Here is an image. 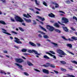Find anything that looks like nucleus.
Listing matches in <instances>:
<instances>
[{
	"mask_svg": "<svg viewBox=\"0 0 77 77\" xmlns=\"http://www.w3.org/2000/svg\"><path fill=\"white\" fill-rule=\"evenodd\" d=\"M14 18L16 21L17 22H20V23H23L24 22V20L20 17L18 16H16L14 17Z\"/></svg>",
	"mask_w": 77,
	"mask_h": 77,
	"instance_id": "obj_1",
	"label": "nucleus"
},
{
	"mask_svg": "<svg viewBox=\"0 0 77 77\" xmlns=\"http://www.w3.org/2000/svg\"><path fill=\"white\" fill-rule=\"evenodd\" d=\"M46 28L47 29H48L50 32H53L54 30V28L53 26H51L50 25H48L47 26Z\"/></svg>",
	"mask_w": 77,
	"mask_h": 77,
	"instance_id": "obj_2",
	"label": "nucleus"
},
{
	"mask_svg": "<svg viewBox=\"0 0 77 77\" xmlns=\"http://www.w3.org/2000/svg\"><path fill=\"white\" fill-rule=\"evenodd\" d=\"M57 52L58 53H59V54H61V55H63L64 56L66 55V54L62 50L60 49L57 50Z\"/></svg>",
	"mask_w": 77,
	"mask_h": 77,
	"instance_id": "obj_3",
	"label": "nucleus"
},
{
	"mask_svg": "<svg viewBox=\"0 0 77 77\" xmlns=\"http://www.w3.org/2000/svg\"><path fill=\"white\" fill-rule=\"evenodd\" d=\"M15 60L18 63H22V62H24V60L21 58H16L15 59Z\"/></svg>",
	"mask_w": 77,
	"mask_h": 77,
	"instance_id": "obj_4",
	"label": "nucleus"
},
{
	"mask_svg": "<svg viewBox=\"0 0 77 77\" xmlns=\"http://www.w3.org/2000/svg\"><path fill=\"white\" fill-rule=\"evenodd\" d=\"M14 39H16V40H14V41L15 42H16V43H17V44H22V42H21V41H20V40L19 39H18V38L15 37L14 38Z\"/></svg>",
	"mask_w": 77,
	"mask_h": 77,
	"instance_id": "obj_5",
	"label": "nucleus"
},
{
	"mask_svg": "<svg viewBox=\"0 0 77 77\" xmlns=\"http://www.w3.org/2000/svg\"><path fill=\"white\" fill-rule=\"evenodd\" d=\"M62 23H65V24H66V23H67L68 22L67 19L65 17H63L62 19Z\"/></svg>",
	"mask_w": 77,
	"mask_h": 77,
	"instance_id": "obj_6",
	"label": "nucleus"
},
{
	"mask_svg": "<svg viewBox=\"0 0 77 77\" xmlns=\"http://www.w3.org/2000/svg\"><path fill=\"white\" fill-rule=\"evenodd\" d=\"M15 64L16 65V66H18V68H19L20 69L23 70V68H22L23 66H22L21 65L17 63H15Z\"/></svg>",
	"mask_w": 77,
	"mask_h": 77,
	"instance_id": "obj_7",
	"label": "nucleus"
},
{
	"mask_svg": "<svg viewBox=\"0 0 77 77\" xmlns=\"http://www.w3.org/2000/svg\"><path fill=\"white\" fill-rule=\"evenodd\" d=\"M2 32H3V33H5V34H7V35H12L11 34L6 32H7V31L5 29H2Z\"/></svg>",
	"mask_w": 77,
	"mask_h": 77,
	"instance_id": "obj_8",
	"label": "nucleus"
},
{
	"mask_svg": "<svg viewBox=\"0 0 77 77\" xmlns=\"http://www.w3.org/2000/svg\"><path fill=\"white\" fill-rule=\"evenodd\" d=\"M46 54H49V55H50V56H51V57H53L54 59H56V56L55 55H53V54H51V53L48 52H46Z\"/></svg>",
	"mask_w": 77,
	"mask_h": 77,
	"instance_id": "obj_9",
	"label": "nucleus"
},
{
	"mask_svg": "<svg viewBox=\"0 0 77 77\" xmlns=\"http://www.w3.org/2000/svg\"><path fill=\"white\" fill-rule=\"evenodd\" d=\"M43 72L45 73V74H49V71L48 70L46 69H43L42 70Z\"/></svg>",
	"mask_w": 77,
	"mask_h": 77,
	"instance_id": "obj_10",
	"label": "nucleus"
},
{
	"mask_svg": "<svg viewBox=\"0 0 77 77\" xmlns=\"http://www.w3.org/2000/svg\"><path fill=\"white\" fill-rule=\"evenodd\" d=\"M23 19L25 21L26 23H31L32 22V20L30 19H27L25 18H23Z\"/></svg>",
	"mask_w": 77,
	"mask_h": 77,
	"instance_id": "obj_11",
	"label": "nucleus"
},
{
	"mask_svg": "<svg viewBox=\"0 0 77 77\" xmlns=\"http://www.w3.org/2000/svg\"><path fill=\"white\" fill-rule=\"evenodd\" d=\"M50 64V63H46L45 64H43L42 66L46 67H49Z\"/></svg>",
	"mask_w": 77,
	"mask_h": 77,
	"instance_id": "obj_12",
	"label": "nucleus"
},
{
	"mask_svg": "<svg viewBox=\"0 0 77 77\" xmlns=\"http://www.w3.org/2000/svg\"><path fill=\"white\" fill-rule=\"evenodd\" d=\"M48 16L50 17H51V18H53L55 17V15H54L52 13H51L50 14H49L48 15Z\"/></svg>",
	"mask_w": 77,
	"mask_h": 77,
	"instance_id": "obj_13",
	"label": "nucleus"
},
{
	"mask_svg": "<svg viewBox=\"0 0 77 77\" xmlns=\"http://www.w3.org/2000/svg\"><path fill=\"white\" fill-rule=\"evenodd\" d=\"M29 44H30V45H31L33 46V47H35V46H36V44L31 42H29Z\"/></svg>",
	"mask_w": 77,
	"mask_h": 77,
	"instance_id": "obj_14",
	"label": "nucleus"
},
{
	"mask_svg": "<svg viewBox=\"0 0 77 77\" xmlns=\"http://www.w3.org/2000/svg\"><path fill=\"white\" fill-rule=\"evenodd\" d=\"M27 63L29 66H33V64L32 63L29 61L27 62Z\"/></svg>",
	"mask_w": 77,
	"mask_h": 77,
	"instance_id": "obj_15",
	"label": "nucleus"
},
{
	"mask_svg": "<svg viewBox=\"0 0 77 77\" xmlns=\"http://www.w3.org/2000/svg\"><path fill=\"white\" fill-rule=\"evenodd\" d=\"M43 38H45V39H48V38H49V36L45 35H43Z\"/></svg>",
	"mask_w": 77,
	"mask_h": 77,
	"instance_id": "obj_16",
	"label": "nucleus"
},
{
	"mask_svg": "<svg viewBox=\"0 0 77 77\" xmlns=\"http://www.w3.org/2000/svg\"><path fill=\"white\" fill-rule=\"evenodd\" d=\"M68 46L69 47V48L71 49L72 48V45L71 44H68Z\"/></svg>",
	"mask_w": 77,
	"mask_h": 77,
	"instance_id": "obj_17",
	"label": "nucleus"
},
{
	"mask_svg": "<svg viewBox=\"0 0 77 77\" xmlns=\"http://www.w3.org/2000/svg\"><path fill=\"white\" fill-rule=\"evenodd\" d=\"M38 18L39 19H40V20H42V21H44V20H45V18H42V17H39V16H38Z\"/></svg>",
	"mask_w": 77,
	"mask_h": 77,
	"instance_id": "obj_18",
	"label": "nucleus"
},
{
	"mask_svg": "<svg viewBox=\"0 0 77 77\" xmlns=\"http://www.w3.org/2000/svg\"><path fill=\"white\" fill-rule=\"evenodd\" d=\"M38 33H40L41 34H42L43 35H45V33L40 31H38Z\"/></svg>",
	"mask_w": 77,
	"mask_h": 77,
	"instance_id": "obj_19",
	"label": "nucleus"
},
{
	"mask_svg": "<svg viewBox=\"0 0 77 77\" xmlns=\"http://www.w3.org/2000/svg\"><path fill=\"white\" fill-rule=\"evenodd\" d=\"M33 52L35 54H37V55H40V54L38 53L36 51L33 50Z\"/></svg>",
	"mask_w": 77,
	"mask_h": 77,
	"instance_id": "obj_20",
	"label": "nucleus"
},
{
	"mask_svg": "<svg viewBox=\"0 0 77 77\" xmlns=\"http://www.w3.org/2000/svg\"><path fill=\"white\" fill-rule=\"evenodd\" d=\"M43 57L44 58H45V59H50V58L46 55L44 56Z\"/></svg>",
	"mask_w": 77,
	"mask_h": 77,
	"instance_id": "obj_21",
	"label": "nucleus"
},
{
	"mask_svg": "<svg viewBox=\"0 0 77 77\" xmlns=\"http://www.w3.org/2000/svg\"><path fill=\"white\" fill-rule=\"evenodd\" d=\"M54 26H55V27H59V25L57 23H55L54 24Z\"/></svg>",
	"mask_w": 77,
	"mask_h": 77,
	"instance_id": "obj_22",
	"label": "nucleus"
},
{
	"mask_svg": "<svg viewBox=\"0 0 77 77\" xmlns=\"http://www.w3.org/2000/svg\"><path fill=\"white\" fill-rule=\"evenodd\" d=\"M49 66H50L51 68H55V66L54 65L52 64H50L49 65Z\"/></svg>",
	"mask_w": 77,
	"mask_h": 77,
	"instance_id": "obj_23",
	"label": "nucleus"
},
{
	"mask_svg": "<svg viewBox=\"0 0 77 77\" xmlns=\"http://www.w3.org/2000/svg\"><path fill=\"white\" fill-rule=\"evenodd\" d=\"M40 28H41V29H42V30H44V31H45V32H47V31L46 30V29H45L43 28V27H42V26H40Z\"/></svg>",
	"mask_w": 77,
	"mask_h": 77,
	"instance_id": "obj_24",
	"label": "nucleus"
},
{
	"mask_svg": "<svg viewBox=\"0 0 77 77\" xmlns=\"http://www.w3.org/2000/svg\"><path fill=\"white\" fill-rule=\"evenodd\" d=\"M63 30L65 31V32H67L68 31V29H67V27H63Z\"/></svg>",
	"mask_w": 77,
	"mask_h": 77,
	"instance_id": "obj_25",
	"label": "nucleus"
},
{
	"mask_svg": "<svg viewBox=\"0 0 77 77\" xmlns=\"http://www.w3.org/2000/svg\"><path fill=\"white\" fill-rule=\"evenodd\" d=\"M23 16L25 17H26V18H29V17L25 14H23Z\"/></svg>",
	"mask_w": 77,
	"mask_h": 77,
	"instance_id": "obj_26",
	"label": "nucleus"
},
{
	"mask_svg": "<svg viewBox=\"0 0 77 77\" xmlns=\"http://www.w3.org/2000/svg\"><path fill=\"white\" fill-rule=\"evenodd\" d=\"M1 24H3L4 25H6V23H5L4 21H1Z\"/></svg>",
	"mask_w": 77,
	"mask_h": 77,
	"instance_id": "obj_27",
	"label": "nucleus"
},
{
	"mask_svg": "<svg viewBox=\"0 0 77 77\" xmlns=\"http://www.w3.org/2000/svg\"><path fill=\"white\" fill-rule=\"evenodd\" d=\"M72 39H74V40H77V37H72L71 38Z\"/></svg>",
	"mask_w": 77,
	"mask_h": 77,
	"instance_id": "obj_28",
	"label": "nucleus"
},
{
	"mask_svg": "<svg viewBox=\"0 0 77 77\" xmlns=\"http://www.w3.org/2000/svg\"><path fill=\"white\" fill-rule=\"evenodd\" d=\"M43 4L44 5H45V6H47V3L45 1H43Z\"/></svg>",
	"mask_w": 77,
	"mask_h": 77,
	"instance_id": "obj_29",
	"label": "nucleus"
},
{
	"mask_svg": "<svg viewBox=\"0 0 77 77\" xmlns=\"http://www.w3.org/2000/svg\"><path fill=\"white\" fill-rule=\"evenodd\" d=\"M51 43L52 44H53V45H54L55 46H56V47H58V45H57V43H53V42H51Z\"/></svg>",
	"mask_w": 77,
	"mask_h": 77,
	"instance_id": "obj_30",
	"label": "nucleus"
},
{
	"mask_svg": "<svg viewBox=\"0 0 77 77\" xmlns=\"http://www.w3.org/2000/svg\"><path fill=\"white\" fill-rule=\"evenodd\" d=\"M71 62L77 65V61H71Z\"/></svg>",
	"mask_w": 77,
	"mask_h": 77,
	"instance_id": "obj_31",
	"label": "nucleus"
},
{
	"mask_svg": "<svg viewBox=\"0 0 77 77\" xmlns=\"http://www.w3.org/2000/svg\"><path fill=\"white\" fill-rule=\"evenodd\" d=\"M33 50H28V53H33Z\"/></svg>",
	"mask_w": 77,
	"mask_h": 77,
	"instance_id": "obj_32",
	"label": "nucleus"
},
{
	"mask_svg": "<svg viewBox=\"0 0 77 77\" xmlns=\"http://www.w3.org/2000/svg\"><path fill=\"white\" fill-rule=\"evenodd\" d=\"M61 37L62 38V39H64V40H65L66 41H67V40H68V39L66 38L64 36H62Z\"/></svg>",
	"mask_w": 77,
	"mask_h": 77,
	"instance_id": "obj_33",
	"label": "nucleus"
},
{
	"mask_svg": "<svg viewBox=\"0 0 77 77\" xmlns=\"http://www.w3.org/2000/svg\"><path fill=\"white\" fill-rule=\"evenodd\" d=\"M21 51L22 52H26V51H27V49H22Z\"/></svg>",
	"mask_w": 77,
	"mask_h": 77,
	"instance_id": "obj_34",
	"label": "nucleus"
},
{
	"mask_svg": "<svg viewBox=\"0 0 77 77\" xmlns=\"http://www.w3.org/2000/svg\"><path fill=\"white\" fill-rule=\"evenodd\" d=\"M19 29L20 30H21V31H22V32H24V29H23L21 27H19Z\"/></svg>",
	"mask_w": 77,
	"mask_h": 77,
	"instance_id": "obj_35",
	"label": "nucleus"
},
{
	"mask_svg": "<svg viewBox=\"0 0 77 77\" xmlns=\"http://www.w3.org/2000/svg\"><path fill=\"white\" fill-rule=\"evenodd\" d=\"M11 21H12V22H15V21L14 19L12 18H11Z\"/></svg>",
	"mask_w": 77,
	"mask_h": 77,
	"instance_id": "obj_36",
	"label": "nucleus"
},
{
	"mask_svg": "<svg viewBox=\"0 0 77 77\" xmlns=\"http://www.w3.org/2000/svg\"><path fill=\"white\" fill-rule=\"evenodd\" d=\"M32 21H33V23H32V24H34V25H36V24L37 23L34 20H32Z\"/></svg>",
	"mask_w": 77,
	"mask_h": 77,
	"instance_id": "obj_37",
	"label": "nucleus"
},
{
	"mask_svg": "<svg viewBox=\"0 0 77 77\" xmlns=\"http://www.w3.org/2000/svg\"><path fill=\"white\" fill-rule=\"evenodd\" d=\"M60 63H62L63 64H66V62L64 61H60Z\"/></svg>",
	"mask_w": 77,
	"mask_h": 77,
	"instance_id": "obj_38",
	"label": "nucleus"
},
{
	"mask_svg": "<svg viewBox=\"0 0 77 77\" xmlns=\"http://www.w3.org/2000/svg\"><path fill=\"white\" fill-rule=\"evenodd\" d=\"M61 69L62 71H66V70L65 69H63V68H61Z\"/></svg>",
	"mask_w": 77,
	"mask_h": 77,
	"instance_id": "obj_39",
	"label": "nucleus"
},
{
	"mask_svg": "<svg viewBox=\"0 0 77 77\" xmlns=\"http://www.w3.org/2000/svg\"><path fill=\"white\" fill-rule=\"evenodd\" d=\"M68 53H69V54H72V55H74V54L72 53V52L70 51H68Z\"/></svg>",
	"mask_w": 77,
	"mask_h": 77,
	"instance_id": "obj_40",
	"label": "nucleus"
},
{
	"mask_svg": "<svg viewBox=\"0 0 77 77\" xmlns=\"http://www.w3.org/2000/svg\"><path fill=\"white\" fill-rule=\"evenodd\" d=\"M24 75H27L28 76H29V74L28 73L26 72H24Z\"/></svg>",
	"mask_w": 77,
	"mask_h": 77,
	"instance_id": "obj_41",
	"label": "nucleus"
},
{
	"mask_svg": "<svg viewBox=\"0 0 77 77\" xmlns=\"http://www.w3.org/2000/svg\"><path fill=\"white\" fill-rule=\"evenodd\" d=\"M36 5H39V3H38L37 0H34Z\"/></svg>",
	"mask_w": 77,
	"mask_h": 77,
	"instance_id": "obj_42",
	"label": "nucleus"
},
{
	"mask_svg": "<svg viewBox=\"0 0 77 77\" xmlns=\"http://www.w3.org/2000/svg\"><path fill=\"white\" fill-rule=\"evenodd\" d=\"M68 76L70 77H75L74 75H70L69 74H68Z\"/></svg>",
	"mask_w": 77,
	"mask_h": 77,
	"instance_id": "obj_43",
	"label": "nucleus"
},
{
	"mask_svg": "<svg viewBox=\"0 0 77 77\" xmlns=\"http://www.w3.org/2000/svg\"><path fill=\"white\" fill-rule=\"evenodd\" d=\"M55 30L56 31V32H59V33H60V31L58 29H55Z\"/></svg>",
	"mask_w": 77,
	"mask_h": 77,
	"instance_id": "obj_44",
	"label": "nucleus"
},
{
	"mask_svg": "<svg viewBox=\"0 0 77 77\" xmlns=\"http://www.w3.org/2000/svg\"><path fill=\"white\" fill-rule=\"evenodd\" d=\"M11 33H14V34H15V35H17V33L15 32L11 31Z\"/></svg>",
	"mask_w": 77,
	"mask_h": 77,
	"instance_id": "obj_45",
	"label": "nucleus"
},
{
	"mask_svg": "<svg viewBox=\"0 0 77 77\" xmlns=\"http://www.w3.org/2000/svg\"><path fill=\"white\" fill-rule=\"evenodd\" d=\"M73 19L74 20H75L77 21V18L75 16L73 17Z\"/></svg>",
	"mask_w": 77,
	"mask_h": 77,
	"instance_id": "obj_46",
	"label": "nucleus"
},
{
	"mask_svg": "<svg viewBox=\"0 0 77 77\" xmlns=\"http://www.w3.org/2000/svg\"><path fill=\"white\" fill-rule=\"evenodd\" d=\"M38 36L39 38H40L42 37V35H41V34H38Z\"/></svg>",
	"mask_w": 77,
	"mask_h": 77,
	"instance_id": "obj_47",
	"label": "nucleus"
},
{
	"mask_svg": "<svg viewBox=\"0 0 77 77\" xmlns=\"http://www.w3.org/2000/svg\"><path fill=\"white\" fill-rule=\"evenodd\" d=\"M50 53H51L52 54H55V53H54V52H53V51H50Z\"/></svg>",
	"mask_w": 77,
	"mask_h": 77,
	"instance_id": "obj_48",
	"label": "nucleus"
},
{
	"mask_svg": "<svg viewBox=\"0 0 77 77\" xmlns=\"http://www.w3.org/2000/svg\"><path fill=\"white\" fill-rule=\"evenodd\" d=\"M1 2L2 3H6V0H1Z\"/></svg>",
	"mask_w": 77,
	"mask_h": 77,
	"instance_id": "obj_49",
	"label": "nucleus"
},
{
	"mask_svg": "<svg viewBox=\"0 0 77 77\" xmlns=\"http://www.w3.org/2000/svg\"><path fill=\"white\" fill-rule=\"evenodd\" d=\"M5 72V71L3 70H0V73H1L2 74H3Z\"/></svg>",
	"mask_w": 77,
	"mask_h": 77,
	"instance_id": "obj_50",
	"label": "nucleus"
},
{
	"mask_svg": "<svg viewBox=\"0 0 77 77\" xmlns=\"http://www.w3.org/2000/svg\"><path fill=\"white\" fill-rule=\"evenodd\" d=\"M55 6V8H59V5H58V4H57V5H56Z\"/></svg>",
	"mask_w": 77,
	"mask_h": 77,
	"instance_id": "obj_51",
	"label": "nucleus"
},
{
	"mask_svg": "<svg viewBox=\"0 0 77 77\" xmlns=\"http://www.w3.org/2000/svg\"><path fill=\"white\" fill-rule=\"evenodd\" d=\"M34 70L35 71H37V72H41V71L36 69H34Z\"/></svg>",
	"mask_w": 77,
	"mask_h": 77,
	"instance_id": "obj_52",
	"label": "nucleus"
},
{
	"mask_svg": "<svg viewBox=\"0 0 77 77\" xmlns=\"http://www.w3.org/2000/svg\"><path fill=\"white\" fill-rule=\"evenodd\" d=\"M14 47L15 48H17V49H18V48H19V47L18 46H17L16 45H14Z\"/></svg>",
	"mask_w": 77,
	"mask_h": 77,
	"instance_id": "obj_53",
	"label": "nucleus"
},
{
	"mask_svg": "<svg viewBox=\"0 0 77 77\" xmlns=\"http://www.w3.org/2000/svg\"><path fill=\"white\" fill-rule=\"evenodd\" d=\"M58 23L59 24H61V25H63V26H65V25L63 24H62L61 23H60V22H59V21H58Z\"/></svg>",
	"mask_w": 77,
	"mask_h": 77,
	"instance_id": "obj_54",
	"label": "nucleus"
},
{
	"mask_svg": "<svg viewBox=\"0 0 77 77\" xmlns=\"http://www.w3.org/2000/svg\"><path fill=\"white\" fill-rule=\"evenodd\" d=\"M59 12H60V13H63V14H65V13L64 12H63V11H59Z\"/></svg>",
	"mask_w": 77,
	"mask_h": 77,
	"instance_id": "obj_55",
	"label": "nucleus"
},
{
	"mask_svg": "<svg viewBox=\"0 0 77 77\" xmlns=\"http://www.w3.org/2000/svg\"><path fill=\"white\" fill-rule=\"evenodd\" d=\"M24 55H26V56H27V55H29V54L26 53H23Z\"/></svg>",
	"mask_w": 77,
	"mask_h": 77,
	"instance_id": "obj_56",
	"label": "nucleus"
},
{
	"mask_svg": "<svg viewBox=\"0 0 77 77\" xmlns=\"http://www.w3.org/2000/svg\"><path fill=\"white\" fill-rule=\"evenodd\" d=\"M29 9L31 11H34V10L32 8H29Z\"/></svg>",
	"mask_w": 77,
	"mask_h": 77,
	"instance_id": "obj_57",
	"label": "nucleus"
},
{
	"mask_svg": "<svg viewBox=\"0 0 77 77\" xmlns=\"http://www.w3.org/2000/svg\"><path fill=\"white\" fill-rule=\"evenodd\" d=\"M52 4H53V5H57V3L54 2H52Z\"/></svg>",
	"mask_w": 77,
	"mask_h": 77,
	"instance_id": "obj_58",
	"label": "nucleus"
},
{
	"mask_svg": "<svg viewBox=\"0 0 77 77\" xmlns=\"http://www.w3.org/2000/svg\"><path fill=\"white\" fill-rule=\"evenodd\" d=\"M3 52L4 53H8V51H3Z\"/></svg>",
	"mask_w": 77,
	"mask_h": 77,
	"instance_id": "obj_59",
	"label": "nucleus"
},
{
	"mask_svg": "<svg viewBox=\"0 0 77 77\" xmlns=\"http://www.w3.org/2000/svg\"><path fill=\"white\" fill-rule=\"evenodd\" d=\"M68 69L70 70H71V71H72V70H73V69H72V68H69Z\"/></svg>",
	"mask_w": 77,
	"mask_h": 77,
	"instance_id": "obj_60",
	"label": "nucleus"
},
{
	"mask_svg": "<svg viewBox=\"0 0 77 77\" xmlns=\"http://www.w3.org/2000/svg\"><path fill=\"white\" fill-rule=\"evenodd\" d=\"M69 41H74V40H72L70 38H69Z\"/></svg>",
	"mask_w": 77,
	"mask_h": 77,
	"instance_id": "obj_61",
	"label": "nucleus"
},
{
	"mask_svg": "<svg viewBox=\"0 0 77 77\" xmlns=\"http://www.w3.org/2000/svg\"><path fill=\"white\" fill-rule=\"evenodd\" d=\"M22 25L24 26H26V24H25V23H22Z\"/></svg>",
	"mask_w": 77,
	"mask_h": 77,
	"instance_id": "obj_62",
	"label": "nucleus"
},
{
	"mask_svg": "<svg viewBox=\"0 0 77 77\" xmlns=\"http://www.w3.org/2000/svg\"><path fill=\"white\" fill-rule=\"evenodd\" d=\"M54 72L56 73V74H58V72L56 71L55 70L54 71Z\"/></svg>",
	"mask_w": 77,
	"mask_h": 77,
	"instance_id": "obj_63",
	"label": "nucleus"
},
{
	"mask_svg": "<svg viewBox=\"0 0 77 77\" xmlns=\"http://www.w3.org/2000/svg\"><path fill=\"white\" fill-rule=\"evenodd\" d=\"M71 29L72 30H73V31H75V29H74V28H73L72 27L71 28Z\"/></svg>",
	"mask_w": 77,
	"mask_h": 77,
	"instance_id": "obj_64",
	"label": "nucleus"
}]
</instances>
